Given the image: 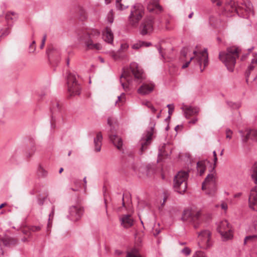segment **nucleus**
<instances>
[{"label": "nucleus", "instance_id": "57", "mask_svg": "<svg viewBox=\"0 0 257 257\" xmlns=\"http://www.w3.org/2000/svg\"><path fill=\"white\" fill-rule=\"evenodd\" d=\"M253 226L255 230L257 232V220L254 221Z\"/></svg>", "mask_w": 257, "mask_h": 257}, {"label": "nucleus", "instance_id": "44", "mask_svg": "<svg viewBox=\"0 0 257 257\" xmlns=\"http://www.w3.org/2000/svg\"><path fill=\"white\" fill-rule=\"evenodd\" d=\"M41 226H33L30 228V230L33 232L38 231L41 229Z\"/></svg>", "mask_w": 257, "mask_h": 257}, {"label": "nucleus", "instance_id": "15", "mask_svg": "<svg viewBox=\"0 0 257 257\" xmlns=\"http://www.w3.org/2000/svg\"><path fill=\"white\" fill-rule=\"evenodd\" d=\"M202 190L214 191L215 189V178L213 174H209L202 183Z\"/></svg>", "mask_w": 257, "mask_h": 257}, {"label": "nucleus", "instance_id": "43", "mask_svg": "<svg viewBox=\"0 0 257 257\" xmlns=\"http://www.w3.org/2000/svg\"><path fill=\"white\" fill-rule=\"evenodd\" d=\"M228 105L233 108H238L240 107L239 104H236L232 102H227Z\"/></svg>", "mask_w": 257, "mask_h": 257}, {"label": "nucleus", "instance_id": "32", "mask_svg": "<svg viewBox=\"0 0 257 257\" xmlns=\"http://www.w3.org/2000/svg\"><path fill=\"white\" fill-rule=\"evenodd\" d=\"M61 106L59 102L58 101H54L53 103L51 111L53 113L59 111L60 110Z\"/></svg>", "mask_w": 257, "mask_h": 257}, {"label": "nucleus", "instance_id": "37", "mask_svg": "<svg viewBox=\"0 0 257 257\" xmlns=\"http://www.w3.org/2000/svg\"><path fill=\"white\" fill-rule=\"evenodd\" d=\"M145 44V42H143V41H140L138 43L134 44L132 46V48L134 49H139L141 47L144 46Z\"/></svg>", "mask_w": 257, "mask_h": 257}, {"label": "nucleus", "instance_id": "47", "mask_svg": "<svg viewBox=\"0 0 257 257\" xmlns=\"http://www.w3.org/2000/svg\"><path fill=\"white\" fill-rule=\"evenodd\" d=\"M167 107L169 108L168 113L170 115L172 113L173 110H174V107L173 105L172 104H168L167 105Z\"/></svg>", "mask_w": 257, "mask_h": 257}, {"label": "nucleus", "instance_id": "12", "mask_svg": "<svg viewBox=\"0 0 257 257\" xmlns=\"http://www.w3.org/2000/svg\"><path fill=\"white\" fill-rule=\"evenodd\" d=\"M67 85L69 92L72 95H79L81 87L76 80V76L69 73L67 75Z\"/></svg>", "mask_w": 257, "mask_h": 257}, {"label": "nucleus", "instance_id": "60", "mask_svg": "<svg viewBox=\"0 0 257 257\" xmlns=\"http://www.w3.org/2000/svg\"><path fill=\"white\" fill-rule=\"evenodd\" d=\"M83 182H84V188L85 189L86 188V183H87V181H86V177H85L84 178H83Z\"/></svg>", "mask_w": 257, "mask_h": 257}, {"label": "nucleus", "instance_id": "25", "mask_svg": "<svg viewBox=\"0 0 257 257\" xmlns=\"http://www.w3.org/2000/svg\"><path fill=\"white\" fill-rule=\"evenodd\" d=\"M102 136L101 133H98L96 137L94 139V144L95 146V151L97 152L101 150L102 145Z\"/></svg>", "mask_w": 257, "mask_h": 257}, {"label": "nucleus", "instance_id": "55", "mask_svg": "<svg viewBox=\"0 0 257 257\" xmlns=\"http://www.w3.org/2000/svg\"><path fill=\"white\" fill-rule=\"evenodd\" d=\"M198 121V119L197 118H194L192 120L189 121V123L195 124Z\"/></svg>", "mask_w": 257, "mask_h": 257}, {"label": "nucleus", "instance_id": "33", "mask_svg": "<svg viewBox=\"0 0 257 257\" xmlns=\"http://www.w3.org/2000/svg\"><path fill=\"white\" fill-rule=\"evenodd\" d=\"M18 18V15L15 12H10L7 14L6 19L7 20H16Z\"/></svg>", "mask_w": 257, "mask_h": 257}, {"label": "nucleus", "instance_id": "63", "mask_svg": "<svg viewBox=\"0 0 257 257\" xmlns=\"http://www.w3.org/2000/svg\"><path fill=\"white\" fill-rule=\"evenodd\" d=\"M36 42L35 41H33L32 43L30 44V48L32 47V46H36Z\"/></svg>", "mask_w": 257, "mask_h": 257}, {"label": "nucleus", "instance_id": "46", "mask_svg": "<svg viewBox=\"0 0 257 257\" xmlns=\"http://www.w3.org/2000/svg\"><path fill=\"white\" fill-rule=\"evenodd\" d=\"M232 134V132L230 129H226V138L230 139L231 138Z\"/></svg>", "mask_w": 257, "mask_h": 257}, {"label": "nucleus", "instance_id": "30", "mask_svg": "<svg viewBox=\"0 0 257 257\" xmlns=\"http://www.w3.org/2000/svg\"><path fill=\"white\" fill-rule=\"evenodd\" d=\"M125 95L124 93H122L120 95L117 96V100L115 101V105L118 106L122 105L125 102Z\"/></svg>", "mask_w": 257, "mask_h": 257}, {"label": "nucleus", "instance_id": "14", "mask_svg": "<svg viewBox=\"0 0 257 257\" xmlns=\"http://www.w3.org/2000/svg\"><path fill=\"white\" fill-rule=\"evenodd\" d=\"M83 212V209L78 206H72L69 208L68 218L70 220L76 221L79 220Z\"/></svg>", "mask_w": 257, "mask_h": 257}, {"label": "nucleus", "instance_id": "35", "mask_svg": "<svg viewBox=\"0 0 257 257\" xmlns=\"http://www.w3.org/2000/svg\"><path fill=\"white\" fill-rule=\"evenodd\" d=\"M145 171L146 173V175L148 177H150L154 173V169L153 168L150 166H148L144 168Z\"/></svg>", "mask_w": 257, "mask_h": 257}, {"label": "nucleus", "instance_id": "51", "mask_svg": "<svg viewBox=\"0 0 257 257\" xmlns=\"http://www.w3.org/2000/svg\"><path fill=\"white\" fill-rule=\"evenodd\" d=\"M142 104L147 106L148 108L152 105L150 101L147 100L142 101Z\"/></svg>", "mask_w": 257, "mask_h": 257}, {"label": "nucleus", "instance_id": "62", "mask_svg": "<svg viewBox=\"0 0 257 257\" xmlns=\"http://www.w3.org/2000/svg\"><path fill=\"white\" fill-rule=\"evenodd\" d=\"M158 50H159L160 54L161 55V56L162 57H163V52L162 51L161 48H158Z\"/></svg>", "mask_w": 257, "mask_h": 257}, {"label": "nucleus", "instance_id": "36", "mask_svg": "<svg viewBox=\"0 0 257 257\" xmlns=\"http://www.w3.org/2000/svg\"><path fill=\"white\" fill-rule=\"evenodd\" d=\"M121 0H116V8L119 10H123L127 7L121 4Z\"/></svg>", "mask_w": 257, "mask_h": 257}, {"label": "nucleus", "instance_id": "7", "mask_svg": "<svg viewBox=\"0 0 257 257\" xmlns=\"http://www.w3.org/2000/svg\"><path fill=\"white\" fill-rule=\"evenodd\" d=\"M144 13V7L141 4H137L132 6L128 17L129 24L134 27H137L140 21L143 18Z\"/></svg>", "mask_w": 257, "mask_h": 257}, {"label": "nucleus", "instance_id": "61", "mask_svg": "<svg viewBox=\"0 0 257 257\" xmlns=\"http://www.w3.org/2000/svg\"><path fill=\"white\" fill-rule=\"evenodd\" d=\"M217 161V157H213L214 168L216 166Z\"/></svg>", "mask_w": 257, "mask_h": 257}, {"label": "nucleus", "instance_id": "6", "mask_svg": "<svg viewBox=\"0 0 257 257\" xmlns=\"http://www.w3.org/2000/svg\"><path fill=\"white\" fill-rule=\"evenodd\" d=\"M193 54L194 57H191L189 61L186 62L182 66V69H185L188 67L191 61L194 59L197 64L199 66L201 71L204 69L205 67L208 65V54L207 53V49H205L203 51L198 52L194 51Z\"/></svg>", "mask_w": 257, "mask_h": 257}, {"label": "nucleus", "instance_id": "39", "mask_svg": "<svg viewBox=\"0 0 257 257\" xmlns=\"http://www.w3.org/2000/svg\"><path fill=\"white\" fill-rule=\"evenodd\" d=\"M193 257H207L205 253L201 251H196Z\"/></svg>", "mask_w": 257, "mask_h": 257}, {"label": "nucleus", "instance_id": "2", "mask_svg": "<svg viewBox=\"0 0 257 257\" xmlns=\"http://www.w3.org/2000/svg\"><path fill=\"white\" fill-rule=\"evenodd\" d=\"M100 38L99 31L94 29L80 32L78 34L77 39L80 42L84 43L87 49L100 50L101 45L97 42Z\"/></svg>", "mask_w": 257, "mask_h": 257}, {"label": "nucleus", "instance_id": "1", "mask_svg": "<svg viewBox=\"0 0 257 257\" xmlns=\"http://www.w3.org/2000/svg\"><path fill=\"white\" fill-rule=\"evenodd\" d=\"M145 78L143 71L138 64L133 62L130 68L124 70L120 77V82L123 89L127 91L135 88Z\"/></svg>", "mask_w": 257, "mask_h": 257}, {"label": "nucleus", "instance_id": "16", "mask_svg": "<svg viewBox=\"0 0 257 257\" xmlns=\"http://www.w3.org/2000/svg\"><path fill=\"white\" fill-rule=\"evenodd\" d=\"M155 86L153 82H146L142 84L138 88L137 92L141 95H146L153 91Z\"/></svg>", "mask_w": 257, "mask_h": 257}, {"label": "nucleus", "instance_id": "54", "mask_svg": "<svg viewBox=\"0 0 257 257\" xmlns=\"http://www.w3.org/2000/svg\"><path fill=\"white\" fill-rule=\"evenodd\" d=\"M44 200H45V198H43V199L39 198V199H38V204L40 205H42L43 204V203H44Z\"/></svg>", "mask_w": 257, "mask_h": 257}, {"label": "nucleus", "instance_id": "13", "mask_svg": "<svg viewBox=\"0 0 257 257\" xmlns=\"http://www.w3.org/2000/svg\"><path fill=\"white\" fill-rule=\"evenodd\" d=\"M153 30V19L148 17L144 19L141 25V34L145 35L150 34Z\"/></svg>", "mask_w": 257, "mask_h": 257}, {"label": "nucleus", "instance_id": "45", "mask_svg": "<svg viewBox=\"0 0 257 257\" xmlns=\"http://www.w3.org/2000/svg\"><path fill=\"white\" fill-rule=\"evenodd\" d=\"M46 38H47V35H46V34H45L43 36V39L42 40L41 44L40 45V49H42L44 48L45 43V41L46 40Z\"/></svg>", "mask_w": 257, "mask_h": 257}, {"label": "nucleus", "instance_id": "59", "mask_svg": "<svg viewBox=\"0 0 257 257\" xmlns=\"http://www.w3.org/2000/svg\"><path fill=\"white\" fill-rule=\"evenodd\" d=\"M241 195H242V193L240 192L237 193L234 195V198H238V197H240L241 196Z\"/></svg>", "mask_w": 257, "mask_h": 257}, {"label": "nucleus", "instance_id": "18", "mask_svg": "<svg viewBox=\"0 0 257 257\" xmlns=\"http://www.w3.org/2000/svg\"><path fill=\"white\" fill-rule=\"evenodd\" d=\"M242 140L243 142H246L249 139L253 140H257V131L255 130H246L239 131Z\"/></svg>", "mask_w": 257, "mask_h": 257}, {"label": "nucleus", "instance_id": "5", "mask_svg": "<svg viewBox=\"0 0 257 257\" xmlns=\"http://www.w3.org/2000/svg\"><path fill=\"white\" fill-rule=\"evenodd\" d=\"M250 174L254 183L257 185V162L252 166ZM248 202L249 207L254 210H257V186L251 190Z\"/></svg>", "mask_w": 257, "mask_h": 257}, {"label": "nucleus", "instance_id": "58", "mask_svg": "<svg viewBox=\"0 0 257 257\" xmlns=\"http://www.w3.org/2000/svg\"><path fill=\"white\" fill-rule=\"evenodd\" d=\"M108 124L111 126L112 124V120L111 118H108L107 119Z\"/></svg>", "mask_w": 257, "mask_h": 257}, {"label": "nucleus", "instance_id": "38", "mask_svg": "<svg viewBox=\"0 0 257 257\" xmlns=\"http://www.w3.org/2000/svg\"><path fill=\"white\" fill-rule=\"evenodd\" d=\"M128 48V45L126 43L122 44L120 46V49L118 50V52L120 53L121 52H125L127 50Z\"/></svg>", "mask_w": 257, "mask_h": 257}, {"label": "nucleus", "instance_id": "41", "mask_svg": "<svg viewBox=\"0 0 257 257\" xmlns=\"http://www.w3.org/2000/svg\"><path fill=\"white\" fill-rule=\"evenodd\" d=\"M111 56L114 60H117L118 59L122 57V56L120 55V53H119L118 52L117 53L113 52L112 53Z\"/></svg>", "mask_w": 257, "mask_h": 257}, {"label": "nucleus", "instance_id": "20", "mask_svg": "<svg viewBox=\"0 0 257 257\" xmlns=\"http://www.w3.org/2000/svg\"><path fill=\"white\" fill-rule=\"evenodd\" d=\"M200 214H201L199 211L194 213L191 212L189 210H185L183 213L182 219L183 220H186L189 218H190L191 220L194 222H195L196 220L199 221Z\"/></svg>", "mask_w": 257, "mask_h": 257}, {"label": "nucleus", "instance_id": "17", "mask_svg": "<svg viewBox=\"0 0 257 257\" xmlns=\"http://www.w3.org/2000/svg\"><path fill=\"white\" fill-rule=\"evenodd\" d=\"M257 67V58H255L253 59L251 61V64L248 66L247 70L246 72V81L247 83H248L249 80L251 81H254L256 79V75L255 74L254 75H251V74L252 73L254 68Z\"/></svg>", "mask_w": 257, "mask_h": 257}, {"label": "nucleus", "instance_id": "26", "mask_svg": "<svg viewBox=\"0 0 257 257\" xmlns=\"http://www.w3.org/2000/svg\"><path fill=\"white\" fill-rule=\"evenodd\" d=\"M147 9L149 12H153L155 9L161 11L162 8L159 5L157 0H151L148 4Z\"/></svg>", "mask_w": 257, "mask_h": 257}, {"label": "nucleus", "instance_id": "34", "mask_svg": "<svg viewBox=\"0 0 257 257\" xmlns=\"http://www.w3.org/2000/svg\"><path fill=\"white\" fill-rule=\"evenodd\" d=\"M54 213V207L52 208L51 212L49 214V218L48 219V222L47 224V232H48V234L50 233V229L52 226V221H51L50 217L52 216V217H53Z\"/></svg>", "mask_w": 257, "mask_h": 257}, {"label": "nucleus", "instance_id": "56", "mask_svg": "<svg viewBox=\"0 0 257 257\" xmlns=\"http://www.w3.org/2000/svg\"><path fill=\"white\" fill-rule=\"evenodd\" d=\"M149 108H150V109L153 113L155 112L157 110L153 106L152 104Z\"/></svg>", "mask_w": 257, "mask_h": 257}, {"label": "nucleus", "instance_id": "9", "mask_svg": "<svg viewBox=\"0 0 257 257\" xmlns=\"http://www.w3.org/2000/svg\"><path fill=\"white\" fill-rule=\"evenodd\" d=\"M154 126L155 124H152L143 134L140 141V143L141 145L139 152L140 154H142L143 152L147 149L148 146L151 144L154 133Z\"/></svg>", "mask_w": 257, "mask_h": 257}, {"label": "nucleus", "instance_id": "27", "mask_svg": "<svg viewBox=\"0 0 257 257\" xmlns=\"http://www.w3.org/2000/svg\"><path fill=\"white\" fill-rule=\"evenodd\" d=\"M103 39L105 41L108 43H111L113 40V35L111 30L106 28L105 33L103 34Z\"/></svg>", "mask_w": 257, "mask_h": 257}, {"label": "nucleus", "instance_id": "19", "mask_svg": "<svg viewBox=\"0 0 257 257\" xmlns=\"http://www.w3.org/2000/svg\"><path fill=\"white\" fill-rule=\"evenodd\" d=\"M181 108L186 118H189L190 116L197 114L199 111V109L198 107H192L184 104H182Z\"/></svg>", "mask_w": 257, "mask_h": 257}, {"label": "nucleus", "instance_id": "10", "mask_svg": "<svg viewBox=\"0 0 257 257\" xmlns=\"http://www.w3.org/2000/svg\"><path fill=\"white\" fill-rule=\"evenodd\" d=\"M217 229L223 240H227L232 238L233 233L231 227L227 220L220 221L217 225Z\"/></svg>", "mask_w": 257, "mask_h": 257}, {"label": "nucleus", "instance_id": "49", "mask_svg": "<svg viewBox=\"0 0 257 257\" xmlns=\"http://www.w3.org/2000/svg\"><path fill=\"white\" fill-rule=\"evenodd\" d=\"M187 48H184L181 50V54L182 56L185 57L187 55Z\"/></svg>", "mask_w": 257, "mask_h": 257}, {"label": "nucleus", "instance_id": "48", "mask_svg": "<svg viewBox=\"0 0 257 257\" xmlns=\"http://www.w3.org/2000/svg\"><path fill=\"white\" fill-rule=\"evenodd\" d=\"M221 208L222 210L226 211L228 208V206L226 203L222 202L221 204Z\"/></svg>", "mask_w": 257, "mask_h": 257}, {"label": "nucleus", "instance_id": "40", "mask_svg": "<svg viewBox=\"0 0 257 257\" xmlns=\"http://www.w3.org/2000/svg\"><path fill=\"white\" fill-rule=\"evenodd\" d=\"M181 252L186 255H188L191 253V250L189 247H186L181 250Z\"/></svg>", "mask_w": 257, "mask_h": 257}, {"label": "nucleus", "instance_id": "11", "mask_svg": "<svg viewBox=\"0 0 257 257\" xmlns=\"http://www.w3.org/2000/svg\"><path fill=\"white\" fill-rule=\"evenodd\" d=\"M198 245L200 248L207 249L212 246L211 240V232L208 230H204L200 232L198 235Z\"/></svg>", "mask_w": 257, "mask_h": 257}, {"label": "nucleus", "instance_id": "64", "mask_svg": "<svg viewBox=\"0 0 257 257\" xmlns=\"http://www.w3.org/2000/svg\"><path fill=\"white\" fill-rule=\"evenodd\" d=\"M7 205V203H4L0 205V209H1L3 207Z\"/></svg>", "mask_w": 257, "mask_h": 257}, {"label": "nucleus", "instance_id": "24", "mask_svg": "<svg viewBox=\"0 0 257 257\" xmlns=\"http://www.w3.org/2000/svg\"><path fill=\"white\" fill-rule=\"evenodd\" d=\"M2 241L5 246L15 245L18 242V239L6 236L2 238Z\"/></svg>", "mask_w": 257, "mask_h": 257}, {"label": "nucleus", "instance_id": "31", "mask_svg": "<svg viewBox=\"0 0 257 257\" xmlns=\"http://www.w3.org/2000/svg\"><path fill=\"white\" fill-rule=\"evenodd\" d=\"M197 168L200 175H202L205 172L206 168L204 162L203 161L198 162L197 164Z\"/></svg>", "mask_w": 257, "mask_h": 257}, {"label": "nucleus", "instance_id": "22", "mask_svg": "<svg viewBox=\"0 0 257 257\" xmlns=\"http://www.w3.org/2000/svg\"><path fill=\"white\" fill-rule=\"evenodd\" d=\"M110 141L113 145L116 147L118 150H121L122 146V139L116 135H113V133L111 128V134L109 135Z\"/></svg>", "mask_w": 257, "mask_h": 257}, {"label": "nucleus", "instance_id": "3", "mask_svg": "<svg viewBox=\"0 0 257 257\" xmlns=\"http://www.w3.org/2000/svg\"><path fill=\"white\" fill-rule=\"evenodd\" d=\"M243 10L247 13V15L253 14V6L250 2L245 1L243 4L239 5L237 2L230 0L226 4L223 14L227 17H230L233 13H236L238 15L241 14L243 13Z\"/></svg>", "mask_w": 257, "mask_h": 257}, {"label": "nucleus", "instance_id": "50", "mask_svg": "<svg viewBox=\"0 0 257 257\" xmlns=\"http://www.w3.org/2000/svg\"><path fill=\"white\" fill-rule=\"evenodd\" d=\"M212 3H216V5L218 7L221 6L222 4V2L221 0H211Z\"/></svg>", "mask_w": 257, "mask_h": 257}, {"label": "nucleus", "instance_id": "52", "mask_svg": "<svg viewBox=\"0 0 257 257\" xmlns=\"http://www.w3.org/2000/svg\"><path fill=\"white\" fill-rule=\"evenodd\" d=\"M9 33H10V31H9V29H6V30L5 31V32L2 33L1 34V37L7 36L9 34Z\"/></svg>", "mask_w": 257, "mask_h": 257}, {"label": "nucleus", "instance_id": "23", "mask_svg": "<svg viewBox=\"0 0 257 257\" xmlns=\"http://www.w3.org/2000/svg\"><path fill=\"white\" fill-rule=\"evenodd\" d=\"M171 153L170 147L169 145L163 144L159 149L158 156H168Z\"/></svg>", "mask_w": 257, "mask_h": 257}, {"label": "nucleus", "instance_id": "8", "mask_svg": "<svg viewBox=\"0 0 257 257\" xmlns=\"http://www.w3.org/2000/svg\"><path fill=\"white\" fill-rule=\"evenodd\" d=\"M188 173L186 171H180L175 176L174 180V187L176 191L181 194L187 189V180Z\"/></svg>", "mask_w": 257, "mask_h": 257}, {"label": "nucleus", "instance_id": "53", "mask_svg": "<svg viewBox=\"0 0 257 257\" xmlns=\"http://www.w3.org/2000/svg\"><path fill=\"white\" fill-rule=\"evenodd\" d=\"M29 53H34L36 50V46H32V47L30 48V46L29 48Z\"/></svg>", "mask_w": 257, "mask_h": 257}, {"label": "nucleus", "instance_id": "29", "mask_svg": "<svg viewBox=\"0 0 257 257\" xmlns=\"http://www.w3.org/2000/svg\"><path fill=\"white\" fill-rule=\"evenodd\" d=\"M37 173L39 177L42 178L46 177L48 175L47 171L42 167L41 165H39Z\"/></svg>", "mask_w": 257, "mask_h": 257}, {"label": "nucleus", "instance_id": "28", "mask_svg": "<svg viewBox=\"0 0 257 257\" xmlns=\"http://www.w3.org/2000/svg\"><path fill=\"white\" fill-rule=\"evenodd\" d=\"M126 257H141L139 250L133 248L126 252Z\"/></svg>", "mask_w": 257, "mask_h": 257}, {"label": "nucleus", "instance_id": "4", "mask_svg": "<svg viewBox=\"0 0 257 257\" xmlns=\"http://www.w3.org/2000/svg\"><path fill=\"white\" fill-rule=\"evenodd\" d=\"M239 52L240 50L238 47L232 46L228 48L225 52H220L219 59L229 71H233L236 63V59L239 56Z\"/></svg>", "mask_w": 257, "mask_h": 257}, {"label": "nucleus", "instance_id": "21", "mask_svg": "<svg viewBox=\"0 0 257 257\" xmlns=\"http://www.w3.org/2000/svg\"><path fill=\"white\" fill-rule=\"evenodd\" d=\"M120 221L121 226L123 227L128 228L134 224V219L132 218L131 216L128 214L123 215L120 218Z\"/></svg>", "mask_w": 257, "mask_h": 257}, {"label": "nucleus", "instance_id": "42", "mask_svg": "<svg viewBox=\"0 0 257 257\" xmlns=\"http://www.w3.org/2000/svg\"><path fill=\"white\" fill-rule=\"evenodd\" d=\"M257 238V235H256L247 236L245 237V238L244 239V244H246L247 241L248 240H250L253 238Z\"/></svg>", "mask_w": 257, "mask_h": 257}]
</instances>
